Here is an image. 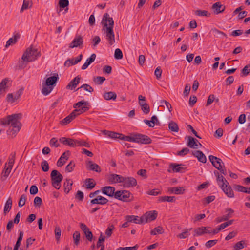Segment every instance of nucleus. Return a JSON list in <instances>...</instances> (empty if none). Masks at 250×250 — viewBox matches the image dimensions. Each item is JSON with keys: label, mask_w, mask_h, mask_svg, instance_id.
I'll use <instances>...</instances> for the list:
<instances>
[{"label": "nucleus", "mask_w": 250, "mask_h": 250, "mask_svg": "<svg viewBox=\"0 0 250 250\" xmlns=\"http://www.w3.org/2000/svg\"><path fill=\"white\" fill-rule=\"evenodd\" d=\"M22 117L21 113L13 114L8 115L5 118L0 119V124L3 125H11V127L7 130L8 135H12L15 136L16 134L20 130L21 125L20 120Z\"/></svg>", "instance_id": "1"}, {"label": "nucleus", "mask_w": 250, "mask_h": 250, "mask_svg": "<svg viewBox=\"0 0 250 250\" xmlns=\"http://www.w3.org/2000/svg\"><path fill=\"white\" fill-rule=\"evenodd\" d=\"M101 23L103 25L102 31L105 34L106 40L110 45H113L115 42L113 18L110 17L108 13H106L103 16Z\"/></svg>", "instance_id": "2"}, {"label": "nucleus", "mask_w": 250, "mask_h": 250, "mask_svg": "<svg viewBox=\"0 0 250 250\" xmlns=\"http://www.w3.org/2000/svg\"><path fill=\"white\" fill-rule=\"evenodd\" d=\"M75 108L68 116L62 120L60 124L62 125H66L70 123L79 115L83 113L89 109V103L86 101H81L73 105Z\"/></svg>", "instance_id": "3"}, {"label": "nucleus", "mask_w": 250, "mask_h": 250, "mask_svg": "<svg viewBox=\"0 0 250 250\" xmlns=\"http://www.w3.org/2000/svg\"><path fill=\"white\" fill-rule=\"evenodd\" d=\"M58 79V75L56 73L54 76L47 78L45 82H43L42 83V93L44 95H48L52 91Z\"/></svg>", "instance_id": "4"}, {"label": "nucleus", "mask_w": 250, "mask_h": 250, "mask_svg": "<svg viewBox=\"0 0 250 250\" xmlns=\"http://www.w3.org/2000/svg\"><path fill=\"white\" fill-rule=\"evenodd\" d=\"M128 141L137 143L141 144H150L152 143L151 138L147 135L138 133H133L128 136Z\"/></svg>", "instance_id": "5"}, {"label": "nucleus", "mask_w": 250, "mask_h": 250, "mask_svg": "<svg viewBox=\"0 0 250 250\" xmlns=\"http://www.w3.org/2000/svg\"><path fill=\"white\" fill-rule=\"evenodd\" d=\"M40 56V52L38 51L37 49L30 46L22 55L21 59L24 62H30L35 61Z\"/></svg>", "instance_id": "6"}, {"label": "nucleus", "mask_w": 250, "mask_h": 250, "mask_svg": "<svg viewBox=\"0 0 250 250\" xmlns=\"http://www.w3.org/2000/svg\"><path fill=\"white\" fill-rule=\"evenodd\" d=\"M51 184L56 189H59L61 187V183L63 176L57 170H53L50 173Z\"/></svg>", "instance_id": "7"}, {"label": "nucleus", "mask_w": 250, "mask_h": 250, "mask_svg": "<svg viewBox=\"0 0 250 250\" xmlns=\"http://www.w3.org/2000/svg\"><path fill=\"white\" fill-rule=\"evenodd\" d=\"M131 193L127 190H118L116 192L115 198L123 202H129Z\"/></svg>", "instance_id": "8"}, {"label": "nucleus", "mask_w": 250, "mask_h": 250, "mask_svg": "<svg viewBox=\"0 0 250 250\" xmlns=\"http://www.w3.org/2000/svg\"><path fill=\"white\" fill-rule=\"evenodd\" d=\"M209 159L212 165L218 170H220V168H221V167H222V165H224L223 162L220 158L213 155H209Z\"/></svg>", "instance_id": "9"}, {"label": "nucleus", "mask_w": 250, "mask_h": 250, "mask_svg": "<svg viewBox=\"0 0 250 250\" xmlns=\"http://www.w3.org/2000/svg\"><path fill=\"white\" fill-rule=\"evenodd\" d=\"M123 186L125 188L135 187L137 185V180L133 177H124Z\"/></svg>", "instance_id": "10"}, {"label": "nucleus", "mask_w": 250, "mask_h": 250, "mask_svg": "<svg viewBox=\"0 0 250 250\" xmlns=\"http://www.w3.org/2000/svg\"><path fill=\"white\" fill-rule=\"evenodd\" d=\"M226 212L228 213L225 215H223L222 217H218L216 219V221L217 223H220L224 221H227L229 218H231L233 216V214L234 213V211L230 208H227L226 209Z\"/></svg>", "instance_id": "11"}, {"label": "nucleus", "mask_w": 250, "mask_h": 250, "mask_svg": "<svg viewBox=\"0 0 250 250\" xmlns=\"http://www.w3.org/2000/svg\"><path fill=\"white\" fill-rule=\"evenodd\" d=\"M101 191L104 194L109 197H114L115 198L116 192L115 188L113 187L105 186L103 187Z\"/></svg>", "instance_id": "12"}, {"label": "nucleus", "mask_w": 250, "mask_h": 250, "mask_svg": "<svg viewBox=\"0 0 250 250\" xmlns=\"http://www.w3.org/2000/svg\"><path fill=\"white\" fill-rule=\"evenodd\" d=\"M158 213L156 211H153V212L149 211L146 212L144 216H142L144 223H147L148 221H153L157 217Z\"/></svg>", "instance_id": "13"}, {"label": "nucleus", "mask_w": 250, "mask_h": 250, "mask_svg": "<svg viewBox=\"0 0 250 250\" xmlns=\"http://www.w3.org/2000/svg\"><path fill=\"white\" fill-rule=\"evenodd\" d=\"M107 180L111 183H123L124 177L116 174H111L108 176Z\"/></svg>", "instance_id": "14"}, {"label": "nucleus", "mask_w": 250, "mask_h": 250, "mask_svg": "<svg viewBox=\"0 0 250 250\" xmlns=\"http://www.w3.org/2000/svg\"><path fill=\"white\" fill-rule=\"evenodd\" d=\"M59 141L64 145L72 147H76V140L69 138L61 137L59 139Z\"/></svg>", "instance_id": "15"}, {"label": "nucleus", "mask_w": 250, "mask_h": 250, "mask_svg": "<svg viewBox=\"0 0 250 250\" xmlns=\"http://www.w3.org/2000/svg\"><path fill=\"white\" fill-rule=\"evenodd\" d=\"M86 168L88 170L94 171L98 173L101 171L100 167L92 161H89L86 164Z\"/></svg>", "instance_id": "16"}, {"label": "nucleus", "mask_w": 250, "mask_h": 250, "mask_svg": "<svg viewBox=\"0 0 250 250\" xmlns=\"http://www.w3.org/2000/svg\"><path fill=\"white\" fill-rule=\"evenodd\" d=\"M108 200L102 196H98L90 201L91 204H100L104 205L107 203Z\"/></svg>", "instance_id": "17"}, {"label": "nucleus", "mask_w": 250, "mask_h": 250, "mask_svg": "<svg viewBox=\"0 0 250 250\" xmlns=\"http://www.w3.org/2000/svg\"><path fill=\"white\" fill-rule=\"evenodd\" d=\"M125 220L127 222H133L136 224H142L144 223V220H143V218H142V216L139 217L137 216L127 215L125 217Z\"/></svg>", "instance_id": "18"}, {"label": "nucleus", "mask_w": 250, "mask_h": 250, "mask_svg": "<svg viewBox=\"0 0 250 250\" xmlns=\"http://www.w3.org/2000/svg\"><path fill=\"white\" fill-rule=\"evenodd\" d=\"M225 194L229 198H233L234 194L233 190L229 184H225L222 188H221Z\"/></svg>", "instance_id": "19"}, {"label": "nucleus", "mask_w": 250, "mask_h": 250, "mask_svg": "<svg viewBox=\"0 0 250 250\" xmlns=\"http://www.w3.org/2000/svg\"><path fill=\"white\" fill-rule=\"evenodd\" d=\"M83 43V37L81 36H76L69 45V47L73 48L82 45Z\"/></svg>", "instance_id": "20"}, {"label": "nucleus", "mask_w": 250, "mask_h": 250, "mask_svg": "<svg viewBox=\"0 0 250 250\" xmlns=\"http://www.w3.org/2000/svg\"><path fill=\"white\" fill-rule=\"evenodd\" d=\"M81 78L77 76L71 80L66 86V89L72 90L75 89L77 85L79 83Z\"/></svg>", "instance_id": "21"}, {"label": "nucleus", "mask_w": 250, "mask_h": 250, "mask_svg": "<svg viewBox=\"0 0 250 250\" xmlns=\"http://www.w3.org/2000/svg\"><path fill=\"white\" fill-rule=\"evenodd\" d=\"M212 8L214 10L215 14H218L225 10V7L222 5L220 2H217L213 4Z\"/></svg>", "instance_id": "22"}, {"label": "nucleus", "mask_w": 250, "mask_h": 250, "mask_svg": "<svg viewBox=\"0 0 250 250\" xmlns=\"http://www.w3.org/2000/svg\"><path fill=\"white\" fill-rule=\"evenodd\" d=\"M192 155L196 157L198 161L203 163H205L207 161V159L204 154L200 150H196L192 152Z\"/></svg>", "instance_id": "23"}, {"label": "nucleus", "mask_w": 250, "mask_h": 250, "mask_svg": "<svg viewBox=\"0 0 250 250\" xmlns=\"http://www.w3.org/2000/svg\"><path fill=\"white\" fill-rule=\"evenodd\" d=\"M168 192L175 194H182L184 193L185 189L184 187H170L167 189Z\"/></svg>", "instance_id": "24"}, {"label": "nucleus", "mask_w": 250, "mask_h": 250, "mask_svg": "<svg viewBox=\"0 0 250 250\" xmlns=\"http://www.w3.org/2000/svg\"><path fill=\"white\" fill-rule=\"evenodd\" d=\"M73 181L70 179H66L63 184L64 191L66 193H68L72 189Z\"/></svg>", "instance_id": "25"}, {"label": "nucleus", "mask_w": 250, "mask_h": 250, "mask_svg": "<svg viewBox=\"0 0 250 250\" xmlns=\"http://www.w3.org/2000/svg\"><path fill=\"white\" fill-rule=\"evenodd\" d=\"M188 146L190 148H197L198 146V144H196V141L198 142L200 146H202L201 144H200L199 141L195 138L191 136H188Z\"/></svg>", "instance_id": "26"}, {"label": "nucleus", "mask_w": 250, "mask_h": 250, "mask_svg": "<svg viewBox=\"0 0 250 250\" xmlns=\"http://www.w3.org/2000/svg\"><path fill=\"white\" fill-rule=\"evenodd\" d=\"M96 57V54L94 53L92 54L90 57L86 60L85 62L82 65V69H86L88 66L95 61Z\"/></svg>", "instance_id": "27"}, {"label": "nucleus", "mask_w": 250, "mask_h": 250, "mask_svg": "<svg viewBox=\"0 0 250 250\" xmlns=\"http://www.w3.org/2000/svg\"><path fill=\"white\" fill-rule=\"evenodd\" d=\"M7 163H5L4 169L2 171V173H1V179L2 181L5 180L7 178V177L9 175V174L11 172V170L12 168H11V167H10L7 166Z\"/></svg>", "instance_id": "28"}, {"label": "nucleus", "mask_w": 250, "mask_h": 250, "mask_svg": "<svg viewBox=\"0 0 250 250\" xmlns=\"http://www.w3.org/2000/svg\"><path fill=\"white\" fill-rule=\"evenodd\" d=\"M111 138L112 139H119L122 140H125L128 141V136H125L122 133H116L115 132H112Z\"/></svg>", "instance_id": "29"}, {"label": "nucleus", "mask_w": 250, "mask_h": 250, "mask_svg": "<svg viewBox=\"0 0 250 250\" xmlns=\"http://www.w3.org/2000/svg\"><path fill=\"white\" fill-rule=\"evenodd\" d=\"M103 97L106 100H115L117 98V94L115 92H107L104 94Z\"/></svg>", "instance_id": "30"}, {"label": "nucleus", "mask_w": 250, "mask_h": 250, "mask_svg": "<svg viewBox=\"0 0 250 250\" xmlns=\"http://www.w3.org/2000/svg\"><path fill=\"white\" fill-rule=\"evenodd\" d=\"M210 227H201L194 229V236L202 235L205 233V229H210Z\"/></svg>", "instance_id": "31"}, {"label": "nucleus", "mask_w": 250, "mask_h": 250, "mask_svg": "<svg viewBox=\"0 0 250 250\" xmlns=\"http://www.w3.org/2000/svg\"><path fill=\"white\" fill-rule=\"evenodd\" d=\"M182 164H177L176 163H171L170 164V167L172 168L174 172H183L184 168L182 167Z\"/></svg>", "instance_id": "32"}, {"label": "nucleus", "mask_w": 250, "mask_h": 250, "mask_svg": "<svg viewBox=\"0 0 250 250\" xmlns=\"http://www.w3.org/2000/svg\"><path fill=\"white\" fill-rule=\"evenodd\" d=\"M235 190L239 191L242 192L246 193H250V188H246L239 185H235L234 186Z\"/></svg>", "instance_id": "33"}, {"label": "nucleus", "mask_w": 250, "mask_h": 250, "mask_svg": "<svg viewBox=\"0 0 250 250\" xmlns=\"http://www.w3.org/2000/svg\"><path fill=\"white\" fill-rule=\"evenodd\" d=\"M12 199L9 197L8 200H7L4 208V211L3 213L4 215H6L7 213H8L11 208H12Z\"/></svg>", "instance_id": "34"}, {"label": "nucleus", "mask_w": 250, "mask_h": 250, "mask_svg": "<svg viewBox=\"0 0 250 250\" xmlns=\"http://www.w3.org/2000/svg\"><path fill=\"white\" fill-rule=\"evenodd\" d=\"M20 38V35L19 34H16L14 35V36L12 38H10L6 42V44L5 45V47L7 48L10 45H12L15 44L18 39Z\"/></svg>", "instance_id": "35"}, {"label": "nucleus", "mask_w": 250, "mask_h": 250, "mask_svg": "<svg viewBox=\"0 0 250 250\" xmlns=\"http://www.w3.org/2000/svg\"><path fill=\"white\" fill-rule=\"evenodd\" d=\"M216 180L220 188H222L223 186H225V184H227V183L228 184V182L222 175H218Z\"/></svg>", "instance_id": "36"}, {"label": "nucleus", "mask_w": 250, "mask_h": 250, "mask_svg": "<svg viewBox=\"0 0 250 250\" xmlns=\"http://www.w3.org/2000/svg\"><path fill=\"white\" fill-rule=\"evenodd\" d=\"M159 201L160 202H168L173 203L175 201V196H160L159 197Z\"/></svg>", "instance_id": "37"}, {"label": "nucleus", "mask_w": 250, "mask_h": 250, "mask_svg": "<svg viewBox=\"0 0 250 250\" xmlns=\"http://www.w3.org/2000/svg\"><path fill=\"white\" fill-rule=\"evenodd\" d=\"M168 129L171 131L174 132H178L179 131V127L177 124L173 121H171L169 123Z\"/></svg>", "instance_id": "38"}, {"label": "nucleus", "mask_w": 250, "mask_h": 250, "mask_svg": "<svg viewBox=\"0 0 250 250\" xmlns=\"http://www.w3.org/2000/svg\"><path fill=\"white\" fill-rule=\"evenodd\" d=\"M86 188L87 189H92L96 186V183L94 182L93 179L88 178L85 180Z\"/></svg>", "instance_id": "39"}, {"label": "nucleus", "mask_w": 250, "mask_h": 250, "mask_svg": "<svg viewBox=\"0 0 250 250\" xmlns=\"http://www.w3.org/2000/svg\"><path fill=\"white\" fill-rule=\"evenodd\" d=\"M32 6V2L29 0H24L22 7L20 10L21 13L24 10Z\"/></svg>", "instance_id": "40"}, {"label": "nucleus", "mask_w": 250, "mask_h": 250, "mask_svg": "<svg viewBox=\"0 0 250 250\" xmlns=\"http://www.w3.org/2000/svg\"><path fill=\"white\" fill-rule=\"evenodd\" d=\"M9 82L8 78H5L2 80L0 83V94H2L3 92L5 91L6 88V85L7 83Z\"/></svg>", "instance_id": "41"}, {"label": "nucleus", "mask_w": 250, "mask_h": 250, "mask_svg": "<svg viewBox=\"0 0 250 250\" xmlns=\"http://www.w3.org/2000/svg\"><path fill=\"white\" fill-rule=\"evenodd\" d=\"M245 241L244 240H241L237 242L233 246L234 250H240L243 249L246 246Z\"/></svg>", "instance_id": "42"}, {"label": "nucleus", "mask_w": 250, "mask_h": 250, "mask_svg": "<svg viewBox=\"0 0 250 250\" xmlns=\"http://www.w3.org/2000/svg\"><path fill=\"white\" fill-rule=\"evenodd\" d=\"M195 14L198 16H206L208 17H210L211 15L210 13L208 11L201 10H196L195 11Z\"/></svg>", "instance_id": "43"}, {"label": "nucleus", "mask_w": 250, "mask_h": 250, "mask_svg": "<svg viewBox=\"0 0 250 250\" xmlns=\"http://www.w3.org/2000/svg\"><path fill=\"white\" fill-rule=\"evenodd\" d=\"M84 146L86 147H90L89 144L83 140H76V147Z\"/></svg>", "instance_id": "44"}, {"label": "nucleus", "mask_w": 250, "mask_h": 250, "mask_svg": "<svg viewBox=\"0 0 250 250\" xmlns=\"http://www.w3.org/2000/svg\"><path fill=\"white\" fill-rule=\"evenodd\" d=\"M163 229L161 226H158L155 228L153 230L150 231L151 235H155L157 234H162L163 233Z\"/></svg>", "instance_id": "45"}, {"label": "nucleus", "mask_w": 250, "mask_h": 250, "mask_svg": "<svg viewBox=\"0 0 250 250\" xmlns=\"http://www.w3.org/2000/svg\"><path fill=\"white\" fill-rule=\"evenodd\" d=\"M75 167V162L73 161H71L65 167V170L67 172H71L74 170Z\"/></svg>", "instance_id": "46"}, {"label": "nucleus", "mask_w": 250, "mask_h": 250, "mask_svg": "<svg viewBox=\"0 0 250 250\" xmlns=\"http://www.w3.org/2000/svg\"><path fill=\"white\" fill-rule=\"evenodd\" d=\"M73 238L74 244L78 246L79 244L80 239V233L77 231H75L73 235Z\"/></svg>", "instance_id": "47"}, {"label": "nucleus", "mask_w": 250, "mask_h": 250, "mask_svg": "<svg viewBox=\"0 0 250 250\" xmlns=\"http://www.w3.org/2000/svg\"><path fill=\"white\" fill-rule=\"evenodd\" d=\"M84 233L86 238L89 241L91 242L92 241L93 235L92 232L89 230V229H87L86 230L83 231Z\"/></svg>", "instance_id": "48"}, {"label": "nucleus", "mask_w": 250, "mask_h": 250, "mask_svg": "<svg viewBox=\"0 0 250 250\" xmlns=\"http://www.w3.org/2000/svg\"><path fill=\"white\" fill-rule=\"evenodd\" d=\"M81 88H83L85 91L88 92V93H92L94 91L93 88L87 84H83L81 87H79L77 90H78Z\"/></svg>", "instance_id": "49"}, {"label": "nucleus", "mask_w": 250, "mask_h": 250, "mask_svg": "<svg viewBox=\"0 0 250 250\" xmlns=\"http://www.w3.org/2000/svg\"><path fill=\"white\" fill-rule=\"evenodd\" d=\"M123 57L122 51L120 49L117 48L115 50L114 58L117 60L122 59Z\"/></svg>", "instance_id": "50"}, {"label": "nucleus", "mask_w": 250, "mask_h": 250, "mask_svg": "<svg viewBox=\"0 0 250 250\" xmlns=\"http://www.w3.org/2000/svg\"><path fill=\"white\" fill-rule=\"evenodd\" d=\"M58 4L61 8L64 9L69 5V1L68 0H60Z\"/></svg>", "instance_id": "51"}, {"label": "nucleus", "mask_w": 250, "mask_h": 250, "mask_svg": "<svg viewBox=\"0 0 250 250\" xmlns=\"http://www.w3.org/2000/svg\"><path fill=\"white\" fill-rule=\"evenodd\" d=\"M26 200V196L25 194H22L19 200L18 203V206L19 207H22L25 204V202Z\"/></svg>", "instance_id": "52"}, {"label": "nucleus", "mask_w": 250, "mask_h": 250, "mask_svg": "<svg viewBox=\"0 0 250 250\" xmlns=\"http://www.w3.org/2000/svg\"><path fill=\"white\" fill-rule=\"evenodd\" d=\"M105 80V78L104 77L97 76L94 78V82L97 84H102Z\"/></svg>", "instance_id": "53"}, {"label": "nucleus", "mask_w": 250, "mask_h": 250, "mask_svg": "<svg viewBox=\"0 0 250 250\" xmlns=\"http://www.w3.org/2000/svg\"><path fill=\"white\" fill-rule=\"evenodd\" d=\"M41 167L42 171L44 172H47L49 170V165L48 162L45 160H44L41 163Z\"/></svg>", "instance_id": "54"}, {"label": "nucleus", "mask_w": 250, "mask_h": 250, "mask_svg": "<svg viewBox=\"0 0 250 250\" xmlns=\"http://www.w3.org/2000/svg\"><path fill=\"white\" fill-rule=\"evenodd\" d=\"M114 227L113 225H110L108 226L106 230H105V234L107 237H109L111 236Z\"/></svg>", "instance_id": "55"}, {"label": "nucleus", "mask_w": 250, "mask_h": 250, "mask_svg": "<svg viewBox=\"0 0 250 250\" xmlns=\"http://www.w3.org/2000/svg\"><path fill=\"white\" fill-rule=\"evenodd\" d=\"M104 241H105V237L103 236L102 235V233H101L100 236L99 238L98 241L97 243V245H96L97 248H100V247L101 248V247H102V246H104L103 244H101V243H103Z\"/></svg>", "instance_id": "56"}, {"label": "nucleus", "mask_w": 250, "mask_h": 250, "mask_svg": "<svg viewBox=\"0 0 250 250\" xmlns=\"http://www.w3.org/2000/svg\"><path fill=\"white\" fill-rule=\"evenodd\" d=\"M55 234L57 240H59L61 235V229L59 226H56L55 228Z\"/></svg>", "instance_id": "57"}, {"label": "nucleus", "mask_w": 250, "mask_h": 250, "mask_svg": "<svg viewBox=\"0 0 250 250\" xmlns=\"http://www.w3.org/2000/svg\"><path fill=\"white\" fill-rule=\"evenodd\" d=\"M42 203V199L39 197H36L34 200V205L35 207H40Z\"/></svg>", "instance_id": "58"}, {"label": "nucleus", "mask_w": 250, "mask_h": 250, "mask_svg": "<svg viewBox=\"0 0 250 250\" xmlns=\"http://www.w3.org/2000/svg\"><path fill=\"white\" fill-rule=\"evenodd\" d=\"M139 246L136 245L133 247H119L117 250H137Z\"/></svg>", "instance_id": "59"}, {"label": "nucleus", "mask_w": 250, "mask_h": 250, "mask_svg": "<svg viewBox=\"0 0 250 250\" xmlns=\"http://www.w3.org/2000/svg\"><path fill=\"white\" fill-rule=\"evenodd\" d=\"M15 155H16L15 153H14L13 154H11V157L9 158V161H8V166H8V167H11V168H12L13 164H14V162H15Z\"/></svg>", "instance_id": "60"}, {"label": "nucleus", "mask_w": 250, "mask_h": 250, "mask_svg": "<svg viewBox=\"0 0 250 250\" xmlns=\"http://www.w3.org/2000/svg\"><path fill=\"white\" fill-rule=\"evenodd\" d=\"M49 144L51 146H54L55 147H58L60 146L59 144L58 143V140L54 137L51 139Z\"/></svg>", "instance_id": "61"}, {"label": "nucleus", "mask_w": 250, "mask_h": 250, "mask_svg": "<svg viewBox=\"0 0 250 250\" xmlns=\"http://www.w3.org/2000/svg\"><path fill=\"white\" fill-rule=\"evenodd\" d=\"M141 109L146 114H148L150 111V108L149 105L146 103L142 105Z\"/></svg>", "instance_id": "62"}, {"label": "nucleus", "mask_w": 250, "mask_h": 250, "mask_svg": "<svg viewBox=\"0 0 250 250\" xmlns=\"http://www.w3.org/2000/svg\"><path fill=\"white\" fill-rule=\"evenodd\" d=\"M212 31L213 32V33H214V36H218L220 35H221L225 38L227 37V35L225 33H224L216 28L212 29Z\"/></svg>", "instance_id": "63"}, {"label": "nucleus", "mask_w": 250, "mask_h": 250, "mask_svg": "<svg viewBox=\"0 0 250 250\" xmlns=\"http://www.w3.org/2000/svg\"><path fill=\"white\" fill-rule=\"evenodd\" d=\"M189 152V149L185 147L183 148L181 151H179L177 152V155L179 156H184L187 154Z\"/></svg>", "instance_id": "64"}]
</instances>
